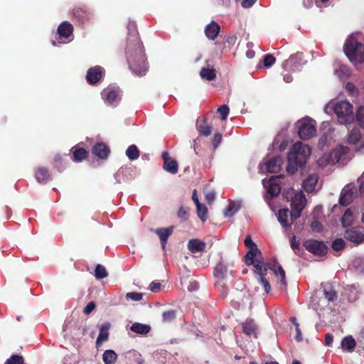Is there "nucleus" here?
I'll return each mask as SVG.
<instances>
[{"instance_id": "obj_1", "label": "nucleus", "mask_w": 364, "mask_h": 364, "mask_svg": "<svg viewBox=\"0 0 364 364\" xmlns=\"http://www.w3.org/2000/svg\"><path fill=\"white\" fill-rule=\"evenodd\" d=\"M128 43L127 58L131 70L136 75H144L148 70L144 48L139 39L136 25L129 21L127 25Z\"/></svg>"}, {"instance_id": "obj_2", "label": "nucleus", "mask_w": 364, "mask_h": 364, "mask_svg": "<svg viewBox=\"0 0 364 364\" xmlns=\"http://www.w3.org/2000/svg\"><path fill=\"white\" fill-rule=\"evenodd\" d=\"M311 153V149L309 146L301 141L296 142L292 146L288 154L287 171L290 173H294L297 170L298 167L304 166L310 156Z\"/></svg>"}, {"instance_id": "obj_3", "label": "nucleus", "mask_w": 364, "mask_h": 364, "mask_svg": "<svg viewBox=\"0 0 364 364\" xmlns=\"http://www.w3.org/2000/svg\"><path fill=\"white\" fill-rule=\"evenodd\" d=\"M333 110L338 122L342 124H350L354 120V114L351 104L346 100H341L335 103H329L324 107V111L329 113Z\"/></svg>"}, {"instance_id": "obj_4", "label": "nucleus", "mask_w": 364, "mask_h": 364, "mask_svg": "<svg viewBox=\"0 0 364 364\" xmlns=\"http://www.w3.org/2000/svg\"><path fill=\"white\" fill-rule=\"evenodd\" d=\"M344 52L349 60L355 65L364 62V46L350 36L344 45Z\"/></svg>"}, {"instance_id": "obj_5", "label": "nucleus", "mask_w": 364, "mask_h": 364, "mask_svg": "<svg viewBox=\"0 0 364 364\" xmlns=\"http://www.w3.org/2000/svg\"><path fill=\"white\" fill-rule=\"evenodd\" d=\"M349 159L348 148L342 145L336 146L329 154H325L318 160V164L320 166H325L327 164H334L336 163L344 165Z\"/></svg>"}, {"instance_id": "obj_6", "label": "nucleus", "mask_w": 364, "mask_h": 364, "mask_svg": "<svg viewBox=\"0 0 364 364\" xmlns=\"http://www.w3.org/2000/svg\"><path fill=\"white\" fill-rule=\"evenodd\" d=\"M284 196L288 201L291 202V206L294 210V214L291 215L290 220L292 222L293 218H296L300 216V213L305 207L306 200L305 196L301 191H296L293 188L288 189L283 193Z\"/></svg>"}, {"instance_id": "obj_7", "label": "nucleus", "mask_w": 364, "mask_h": 364, "mask_svg": "<svg viewBox=\"0 0 364 364\" xmlns=\"http://www.w3.org/2000/svg\"><path fill=\"white\" fill-rule=\"evenodd\" d=\"M74 38L73 25L68 21L62 22L58 27L55 40L52 41L53 46L59 44L68 43Z\"/></svg>"}, {"instance_id": "obj_8", "label": "nucleus", "mask_w": 364, "mask_h": 364, "mask_svg": "<svg viewBox=\"0 0 364 364\" xmlns=\"http://www.w3.org/2000/svg\"><path fill=\"white\" fill-rule=\"evenodd\" d=\"M102 97L107 105L117 106L122 97V91L118 86L110 85L102 91Z\"/></svg>"}, {"instance_id": "obj_9", "label": "nucleus", "mask_w": 364, "mask_h": 364, "mask_svg": "<svg viewBox=\"0 0 364 364\" xmlns=\"http://www.w3.org/2000/svg\"><path fill=\"white\" fill-rule=\"evenodd\" d=\"M298 134L301 139L306 140L316 134V122L309 117H305L297 123Z\"/></svg>"}, {"instance_id": "obj_10", "label": "nucleus", "mask_w": 364, "mask_h": 364, "mask_svg": "<svg viewBox=\"0 0 364 364\" xmlns=\"http://www.w3.org/2000/svg\"><path fill=\"white\" fill-rule=\"evenodd\" d=\"M303 60L304 55L302 53L292 55L283 63V69L289 72L301 70L306 63Z\"/></svg>"}, {"instance_id": "obj_11", "label": "nucleus", "mask_w": 364, "mask_h": 364, "mask_svg": "<svg viewBox=\"0 0 364 364\" xmlns=\"http://www.w3.org/2000/svg\"><path fill=\"white\" fill-rule=\"evenodd\" d=\"M344 237L355 245L362 243L364 242V227L355 226L347 229L345 231Z\"/></svg>"}, {"instance_id": "obj_12", "label": "nucleus", "mask_w": 364, "mask_h": 364, "mask_svg": "<svg viewBox=\"0 0 364 364\" xmlns=\"http://www.w3.org/2000/svg\"><path fill=\"white\" fill-rule=\"evenodd\" d=\"M281 176H272L269 180L263 179L262 184L266 188L268 194L277 196L281 191Z\"/></svg>"}, {"instance_id": "obj_13", "label": "nucleus", "mask_w": 364, "mask_h": 364, "mask_svg": "<svg viewBox=\"0 0 364 364\" xmlns=\"http://www.w3.org/2000/svg\"><path fill=\"white\" fill-rule=\"evenodd\" d=\"M348 143L356 146V151L364 153V135L362 136L358 129H353L348 136Z\"/></svg>"}, {"instance_id": "obj_14", "label": "nucleus", "mask_w": 364, "mask_h": 364, "mask_svg": "<svg viewBox=\"0 0 364 364\" xmlns=\"http://www.w3.org/2000/svg\"><path fill=\"white\" fill-rule=\"evenodd\" d=\"M357 190L354 184L346 185L341 193L339 202L342 205H349L354 199Z\"/></svg>"}, {"instance_id": "obj_15", "label": "nucleus", "mask_w": 364, "mask_h": 364, "mask_svg": "<svg viewBox=\"0 0 364 364\" xmlns=\"http://www.w3.org/2000/svg\"><path fill=\"white\" fill-rule=\"evenodd\" d=\"M105 74V69L100 65H96L87 70L86 80L89 84L95 85L102 79Z\"/></svg>"}, {"instance_id": "obj_16", "label": "nucleus", "mask_w": 364, "mask_h": 364, "mask_svg": "<svg viewBox=\"0 0 364 364\" xmlns=\"http://www.w3.org/2000/svg\"><path fill=\"white\" fill-rule=\"evenodd\" d=\"M305 248L310 252L319 256L324 255L327 252L326 245L318 240H308L304 244Z\"/></svg>"}, {"instance_id": "obj_17", "label": "nucleus", "mask_w": 364, "mask_h": 364, "mask_svg": "<svg viewBox=\"0 0 364 364\" xmlns=\"http://www.w3.org/2000/svg\"><path fill=\"white\" fill-rule=\"evenodd\" d=\"M282 162V158L280 156H276L266 163L260 164L259 166L261 171L266 170L269 173H277L280 170Z\"/></svg>"}, {"instance_id": "obj_18", "label": "nucleus", "mask_w": 364, "mask_h": 364, "mask_svg": "<svg viewBox=\"0 0 364 364\" xmlns=\"http://www.w3.org/2000/svg\"><path fill=\"white\" fill-rule=\"evenodd\" d=\"M269 269H271L274 274L278 277L279 281L278 284L279 285V288L284 289L287 287V282L285 277V272L282 267L278 263L277 260H274L272 264L269 266Z\"/></svg>"}, {"instance_id": "obj_19", "label": "nucleus", "mask_w": 364, "mask_h": 364, "mask_svg": "<svg viewBox=\"0 0 364 364\" xmlns=\"http://www.w3.org/2000/svg\"><path fill=\"white\" fill-rule=\"evenodd\" d=\"M162 156L164 159V169L171 174H176L178 170L177 161L173 158L169 157L167 152H164Z\"/></svg>"}, {"instance_id": "obj_20", "label": "nucleus", "mask_w": 364, "mask_h": 364, "mask_svg": "<svg viewBox=\"0 0 364 364\" xmlns=\"http://www.w3.org/2000/svg\"><path fill=\"white\" fill-rule=\"evenodd\" d=\"M321 128L323 130H326L323 133V135L319 139L318 146L320 149H323V147L327 144V143L331 139V132L333 129L330 122H323L321 124Z\"/></svg>"}, {"instance_id": "obj_21", "label": "nucleus", "mask_w": 364, "mask_h": 364, "mask_svg": "<svg viewBox=\"0 0 364 364\" xmlns=\"http://www.w3.org/2000/svg\"><path fill=\"white\" fill-rule=\"evenodd\" d=\"M250 263L255 267L257 277H259L261 276H266L267 271L268 269H269V266L272 264V263L267 264L264 262L262 259H256L255 262L251 261Z\"/></svg>"}, {"instance_id": "obj_22", "label": "nucleus", "mask_w": 364, "mask_h": 364, "mask_svg": "<svg viewBox=\"0 0 364 364\" xmlns=\"http://www.w3.org/2000/svg\"><path fill=\"white\" fill-rule=\"evenodd\" d=\"M318 182V176L316 174H310L306 178L302 183L303 188L309 193H311L316 189Z\"/></svg>"}, {"instance_id": "obj_23", "label": "nucleus", "mask_w": 364, "mask_h": 364, "mask_svg": "<svg viewBox=\"0 0 364 364\" xmlns=\"http://www.w3.org/2000/svg\"><path fill=\"white\" fill-rule=\"evenodd\" d=\"M92 154L97 157L105 159L109 154V149L103 143H97L92 147Z\"/></svg>"}, {"instance_id": "obj_24", "label": "nucleus", "mask_w": 364, "mask_h": 364, "mask_svg": "<svg viewBox=\"0 0 364 364\" xmlns=\"http://www.w3.org/2000/svg\"><path fill=\"white\" fill-rule=\"evenodd\" d=\"M173 227L171 226L166 228H158L155 230L156 234L159 237L163 249H165L167 240L172 234Z\"/></svg>"}, {"instance_id": "obj_25", "label": "nucleus", "mask_w": 364, "mask_h": 364, "mask_svg": "<svg viewBox=\"0 0 364 364\" xmlns=\"http://www.w3.org/2000/svg\"><path fill=\"white\" fill-rule=\"evenodd\" d=\"M220 32V26L215 21H212L205 26V33L210 40H214Z\"/></svg>"}, {"instance_id": "obj_26", "label": "nucleus", "mask_w": 364, "mask_h": 364, "mask_svg": "<svg viewBox=\"0 0 364 364\" xmlns=\"http://www.w3.org/2000/svg\"><path fill=\"white\" fill-rule=\"evenodd\" d=\"M109 328L110 323L109 322H105L100 326V333L96 341L97 345H100L108 339Z\"/></svg>"}, {"instance_id": "obj_27", "label": "nucleus", "mask_w": 364, "mask_h": 364, "mask_svg": "<svg viewBox=\"0 0 364 364\" xmlns=\"http://www.w3.org/2000/svg\"><path fill=\"white\" fill-rule=\"evenodd\" d=\"M35 178L40 183H46L50 180L48 170L44 167H39L35 172Z\"/></svg>"}, {"instance_id": "obj_28", "label": "nucleus", "mask_w": 364, "mask_h": 364, "mask_svg": "<svg viewBox=\"0 0 364 364\" xmlns=\"http://www.w3.org/2000/svg\"><path fill=\"white\" fill-rule=\"evenodd\" d=\"M228 264H225L221 259L216 264L213 274L214 276L219 279H225L228 274Z\"/></svg>"}, {"instance_id": "obj_29", "label": "nucleus", "mask_w": 364, "mask_h": 364, "mask_svg": "<svg viewBox=\"0 0 364 364\" xmlns=\"http://www.w3.org/2000/svg\"><path fill=\"white\" fill-rule=\"evenodd\" d=\"M188 248L192 253L203 252L205 248V243L198 239H191L188 242Z\"/></svg>"}, {"instance_id": "obj_30", "label": "nucleus", "mask_w": 364, "mask_h": 364, "mask_svg": "<svg viewBox=\"0 0 364 364\" xmlns=\"http://www.w3.org/2000/svg\"><path fill=\"white\" fill-rule=\"evenodd\" d=\"M241 200L230 201L229 205L225 209V216L226 218L232 217L239 211V210L241 208Z\"/></svg>"}, {"instance_id": "obj_31", "label": "nucleus", "mask_w": 364, "mask_h": 364, "mask_svg": "<svg viewBox=\"0 0 364 364\" xmlns=\"http://www.w3.org/2000/svg\"><path fill=\"white\" fill-rule=\"evenodd\" d=\"M334 73L338 79L343 80L350 76L351 70L348 66L341 64L335 68Z\"/></svg>"}, {"instance_id": "obj_32", "label": "nucleus", "mask_w": 364, "mask_h": 364, "mask_svg": "<svg viewBox=\"0 0 364 364\" xmlns=\"http://www.w3.org/2000/svg\"><path fill=\"white\" fill-rule=\"evenodd\" d=\"M291 214H294L293 213H290L289 210L287 208L285 209H280L277 215V220L279 223L281 224L283 227H287L290 225L289 223V216Z\"/></svg>"}, {"instance_id": "obj_33", "label": "nucleus", "mask_w": 364, "mask_h": 364, "mask_svg": "<svg viewBox=\"0 0 364 364\" xmlns=\"http://www.w3.org/2000/svg\"><path fill=\"white\" fill-rule=\"evenodd\" d=\"M130 330L137 334L146 335L150 331L151 326L147 324L135 322L131 326Z\"/></svg>"}, {"instance_id": "obj_34", "label": "nucleus", "mask_w": 364, "mask_h": 364, "mask_svg": "<svg viewBox=\"0 0 364 364\" xmlns=\"http://www.w3.org/2000/svg\"><path fill=\"white\" fill-rule=\"evenodd\" d=\"M196 127L199 133L205 136H209L211 133V127L207 124L204 119H198Z\"/></svg>"}, {"instance_id": "obj_35", "label": "nucleus", "mask_w": 364, "mask_h": 364, "mask_svg": "<svg viewBox=\"0 0 364 364\" xmlns=\"http://www.w3.org/2000/svg\"><path fill=\"white\" fill-rule=\"evenodd\" d=\"M355 339L351 336H346L341 341V348L348 352H352L355 347Z\"/></svg>"}, {"instance_id": "obj_36", "label": "nucleus", "mask_w": 364, "mask_h": 364, "mask_svg": "<svg viewBox=\"0 0 364 364\" xmlns=\"http://www.w3.org/2000/svg\"><path fill=\"white\" fill-rule=\"evenodd\" d=\"M355 215L351 208L347 209L342 218H341V224L343 227H348L352 225L355 220Z\"/></svg>"}, {"instance_id": "obj_37", "label": "nucleus", "mask_w": 364, "mask_h": 364, "mask_svg": "<svg viewBox=\"0 0 364 364\" xmlns=\"http://www.w3.org/2000/svg\"><path fill=\"white\" fill-rule=\"evenodd\" d=\"M200 77L203 80L212 81L216 78V72L213 68H203L200 71Z\"/></svg>"}, {"instance_id": "obj_38", "label": "nucleus", "mask_w": 364, "mask_h": 364, "mask_svg": "<svg viewBox=\"0 0 364 364\" xmlns=\"http://www.w3.org/2000/svg\"><path fill=\"white\" fill-rule=\"evenodd\" d=\"M256 329H257L256 324L252 319H247L242 324V331L245 334H247L248 336H252V335L255 336Z\"/></svg>"}, {"instance_id": "obj_39", "label": "nucleus", "mask_w": 364, "mask_h": 364, "mask_svg": "<svg viewBox=\"0 0 364 364\" xmlns=\"http://www.w3.org/2000/svg\"><path fill=\"white\" fill-rule=\"evenodd\" d=\"M117 358V355L113 350H106L102 355L105 364H114Z\"/></svg>"}, {"instance_id": "obj_40", "label": "nucleus", "mask_w": 364, "mask_h": 364, "mask_svg": "<svg viewBox=\"0 0 364 364\" xmlns=\"http://www.w3.org/2000/svg\"><path fill=\"white\" fill-rule=\"evenodd\" d=\"M71 150L73 152V160L75 162L82 161L87 157V151L82 148L73 147Z\"/></svg>"}, {"instance_id": "obj_41", "label": "nucleus", "mask_w": 364, "mask_h": 364, "mask_svg": "<svg viewBox=\"0 0 364 364\" xmlns=\"http://www.w3.org/2000/svg\"><path fill=\"white\" fill-rule=\"evenodd\" d=\"M260 251L257 247H254L250 249L249 252L245 255V263L247 265H250V262H255V259H257V255H260Z\"/></svg>"}, {"instance_id": "obj_42", "label": "nucleus", "mask_w": 364, "mask_h": 364, "mask_svg": "<svg viewBox=\"0 0 364 364\" xmlns=\"http://www.w3.org/2000/svg\"><path fill=\"white\" fill-rule=\"evenodd\" d=\"M126 156L131 161L136 160L139 156V151L135 145H130L126 150Z\"/></svg>"}, {"instance_id": "obj_43", "label": "nucleus", "mask_w": 364, "mask_h": 364, "mask_svg": "<svg viewBox=\"0 0 364 364\" xmlns=\"http://www.w3.org/2000/svg\"><path fill=\"white\" fill-rule=\"evenodd\" d=\"M196 205V208H197L198 216L202 221H203V222L205 221L207 219V213H208L207 207L204 204H202L200 203Z\"/></svg>"}, {"instance_id": "obj_44", "label": "nucleus", "mask_w": 364, "mask_h": 364, "mask_svg": "<svg viewBox=\"0 0 364 364\" xmlns=\"http://www.w3.org/2000/svg\"><path fill=\"white\" fill-rule=\"evenodd\" d=\"M108 275L105 267L101 264H97L95 269V277L97 279H102Z\"/></svg>"}, {"instance_id": "obj_45", "label": "nucleus", "mask_w": 364, "mask_h": 364, "mask_svg": "<svg viewBox=\"0 0 364 364\" xmlns=\"http://www.w3.org/2000/svg\"><path fill=\"white\" fill-rule=\"evenodd\" d=\"M323 294L325 299H327L328 301L333 302L337 300L336 293L331 287L325 288Z\"/></svg>"}, {"instance_id": "obj_46", "label": "nucleus", "mask_w": 364, "mask_h": 364, "mask_svg": "<svg viewBox=\"0 0 364 364\" xmlns=\"http://www.w3.org/2000/svg\"><path fill=\"white\" fill-rule=\"evenodd\" d=\"M176 316V312L174 310L164 311L162 314L163 321L169 323L175 319Z\"/></svg>"}, {"instance_id": "obj_47", "label": "nucleus", "mask_w": 364, "mask_h": 364, "mask_svg": "<svg viewBox=\"0 0 364 364\" xmlns=\"http://www.w3.org/2000/svg\"><path fill=\"white\" fill-rule=\"evenodd\" d=\"M23 358L21 355H13L6 360L5 364H23Z\"/></svg>"}, {"instance_id": "obj_48", "label": "nucleus", "mask_w": 364, "mask_h": 364, "mask_svg": "<svg viewBox=\"0 0 364 364\" xmlns=\"http://www.w3.org/2000/svg\"><path fill=\"white\" fill-rule=\"evenodd\" d=\"M126 299L127 300L139 301L143 299V294L141 292H128L126 294Z\"/></svg>"}, {"instance_id": "obj_49", "label": "nucleus", "mask_w": 364, "mask_h": 364, "mask_svg": "<svg viewBox=\"0 0 364 364\" xmlns=\"http://www.w3.org/2000/svg\"><path fill=\"white\" fill-rule=\"evenodd\" d=\"M346 242L343 239L338 238L332 242V248L336 251H340L344 248Z\"/></svg>"}, {"instance_id": "obj_50", "label": "nucleus", "mask_w": 364, "mask_h": 364, "mask_svg": "<svg viewBox=\"0 0 364 364\" xmlns=\"http://www.w3.org/2000/svg\"><path fill=\"white\" fill-rule=\"evenodd\" d=\"M229 110V107L226 105H223L218 108V112L220 113L222 120L225 121L227 119Z\"/></svg>"}, {"instance_id": "obj_51", "label": "nucleus", "mask_w": 364, "mask_h": 364, "mask_svg": "<svg viewBox=\"0 0 364 364\" xmlns=\"http://www.w3.org/2000/svg\"><path fill=\"white\" fill-rule=\"evenodd\" d=\"M257 280L263 286L266 293H269L271 290V286L269 282L267 280L265 276H261L259 277H257Z\"/></svg>"}, {"instance_id": "obj_52", "label": "nucleus", "mask_w": 364, "mask_h": 364, "mask_svg": "<svg viewBox=\"0 0 364 364\" xmlns=\"http://www.w3.org/2000/svg\"><path fill=\"white\" fill-rule=\"evenodd\" d=\"M275 63V58L271 54H267L264 57L263 63L267 68L272 66Z\"/></svg>"}, {"instance_id": "obj_53", "label": "nucleus", "mask_w": 364, "mask_h": 364, "mask_svg": "<svg viewBox=\"0 0 364 364\" xmlns=\"http://www.w3.org/2000/svg\"><path fill=\"white\" fill-rule=\"evenodd\" d=\"M346 90L348 92L349 95H356L358 93V88L355 86V85L350 82L346 83Z\"/></svg>"}, {"instance_id": "obj_54", "label": "nucleus", "mask_w": 364, "mask_h": 364, "mask_svg": "<svg viewBox=\"0 0 364 364\" xmlns=\"http://www.w3.org/2000/svg\"><path fill=\"white\" fill-rule=\"evenodd\" d=\"M356 119L359 124H364V107H360L358 109Z\"/></svg>"}, {"instance_id": "obj_55", "label": "nucleus", "mask_w": 364, "mask_h": 364, "mask_svg": "<svg viewBox=\"0 0 364 364\" xmlns=\"http://www.w3.org/2000/svg\"><path fill=\"white\" fill-rule=\"evenodd\" d=\"M188 208L181 206L178 211V216L183 220H186L188 219Z\"/></svg>"}, {"instance_id": "obj_56", "label": "nucleus", "mask_w": 364, "mask_h": 364, "mask_svg": "<svg viewBox=\"0 0 364 364\" xmlns=\"http://www.w3.org/2000/svg\"><path fill=\"white\" fill-rule=\"evenodd\" d=\"M290 242L292 250L294 251L295 253H297V252L299 250V242L296 240V237L295 236H293L291 238Z\"/></svg>"}, {"instance_id": "obj_57", "label": "nucleus", "mask_w": 364, "mask_h": 364, "mask_svg": "<svg viewBox=\"0 0 364 364\" xmlns=\"http://www.w3.org/2000/svg\"><path fill=\"white\" fill-rule=\"evenodd\" d=\"M95 304L93 301L88 303L83 309V312L86 315H89L95 308Z\"/></svg>"}, {"instance_id": "obj_58", "label": "nucleus", "mask_w": 364, "mask_h": 364, "mask_svg": "<svg viewBox=\"0 0 364 364\" xmlns=\"http://www.w3.org/2000/svg\"><path fill=\"white\" fill-rule=\"evenodd\" d=\"M222 140V134L220 133H216L214 135V137L213 139V146L215 149L218 147V146L220 144Z\"/></svg>"}, {"instance_id": "obj_59", "label": "nucleus", "mask_w": 364, "mask_h": 364, "mask_svg": "<svg viewBox=\"0 0 364 364\" xmlns=\"http://www.w3.org/2000/svg\"><path fill=\"white\" fill-rule=\"evenodd\" d=\"M311 228L315 232H320L322 229L321 224L318 220L312 221Z\"/></svg>"}, {"instance_id": "obj_60", "label": "nucleus", "mask_w": 364, "mask_h": 364, "mask_svg": "<svg viewBox=\"0 0 364 364\" xmlns=\"http://www.w3.org/2000/svg\"><path fill=\"white\" fill-rule=\"evenodd\" d=\"M245 245L249 248L252 249L254 247H257L255 243L252 241L250 236H247L245 239Z\"/></svg>"}, {"instance_id": "obj_61", "label": "nucleus", "mask_w": 364, "mask_h": 364, "mask_svg": "<svg viewBox=\"0 0 364 364\" xmlns=\"http://www.w3.org/2000/svg\"><path fill=\"white\" fill-rule=\"evenodd\" d=\"M161 288V284L156 282H152L149 285V289L152 292H157Z\"/></svg>"}, {"instance_id": "obj_62", "label": "nucleus", "mask_w": 364, "mask_h": 364, "mask_svg": "<svg viewBox=\"0 0 364 364\" xmlns=\"http://www.w3.org/2000/svg\"><path fill=\"white\" fill-rule=\"evenodd\" d=\"M256 1L257 0H243L241 3V5L243 8L245 9L250 8L256 2Z\"/></svg>"}, {"instance_id": "obj_63", "label": "nucleus", "mask_w": 364, "mask_h": 364, "mask_svg": "<svg viewBox=\"0 0 364 364\" xmlns=\"http://www.w3.org/2000/svg\"><path fill=\"white\" fill-rule=\"evenodd\" d=\"M215 197V194L214 192H208L205 194V200L208 203H211Z\"/></svg>"}, {"instance_id": "obj_64", "label": "nucleus", "mask_w": 364, "mask_h": 364, "mask_svg": "<svg viewBox=\"0 0 364 364\" xmlns=\"http://www.w3.org/2000/svg\"><path fill=\"white\" fill-rule=\"evenodd\" d=\"M358 182L360 183V192L361 194H364V172L358 178Z\"/></svg>"}]
</instances>
